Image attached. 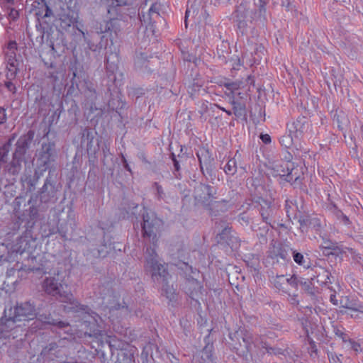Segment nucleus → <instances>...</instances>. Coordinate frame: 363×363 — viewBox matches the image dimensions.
Returning a JSON list of instances; mask_svg holds the SVG:
<instances>
[{
    "label": "nucleus",
    "mask_w": 363,
    "mask_h": 363,
    "mask_svg": "<svg viewBox=\"0 0 363 363\" xmlns=\"http://www.w3.org/2000/svg\"><path fill=\"white\" fill-rule=\"evenodd\" d=\"M199 161L201 170L203 172L204 167L208 169L211 167L213 159L208 149L204 147H200L196 152Z\"/></svg>",
    "instance_id": "nucleus-9"
},
{
    "label": "nucleus",
    "mask_w": 363,
    "mask_h": 363,
    "mask_svg": "<svg viewBox=\"0 0 363 363\" xmlns=\"http://www.w3.org/2000/svg\"><path fill=\"white\" fill-rule=\"evenodd\" d=\"M173 161L175 169L178 171L179 169V164L178 161L175 159L174 155H173Z\"/></svg>",
    "instance_id": "nucleus-39"
},
{
    "label": "nucleus",
    "mask_w": 363,
    "mask_h": 363,
    "mask_svg": "<svg viewBox=\"0 0 363 363\" xmlns=\"http://www.w3.org/2000/svg\"><path fill=\"white\" fill-rule=\"evenodd\" d=\"M289 302L293 305H297L298 303V301L297 299V295L290 296Z\"/></svg>",
    "instance_id": "nucleus-37"
},
{
    "label": "nucleus",
    "mask_w": 363,
    "mask_h": 363,
    "mask_svg": "<svg viewBox=\"0 0 363 363\" xmlns=\"http://www.w3.org/2000/svg\"><path fill=\"white\" fill-rule=\"evenodd\" d=\"M241 66H242V63H241L240 58L237 57L233 65V67L234 69H240Z\"/></svg>",
    "instance_id": "nucleus-35"
},
{
    "label": "nucleus",
    "mask_w": 363,
    "mask_h": 363,
    "mask_svg": "<svg viewBox=\"0 0 363 363\" xmlns=\"http://www.w3.org/2000/svg\"><path fill=\"white\" fill-rule=\"evenodd\" d=\"M291 166H293V163L290 162H283L280 164H276L272 169V174L274 177H283L286 181Z\"/></svg>",
    "instance_id": "nucleus-11"
},
{
    "label": "nucleus",
    "mask_w": 363,
    "mask_h": 363,
    "mask_svg": "<svg viewBox=\"0 0 363 363\" xmlns=\"http://www.w3.org/2000/svg\"><path fill=\"white\" fill-rule=\"evenodd\" d=\"M106 4L108 5V13H111V7L121 6L125 4V0H106Z\"/></svg>",
    "instance_id": "nucleus-24"
},
{
    "label": "nucleus",
    "mask_w": 363,
    "mask_h": 363,
    "mask_svg": "<svg viewBox=\"0 0 363 363\" xmlns=\"http://www.w3.org/2000/svg\"><path fill=\"white\" fill-rule=\"evenodd\" d=\"M260 139L264 144H269L272 140L269 134H261Z\"/></svg>",
    "instance_id": "nucleus-33"
},
{
    "label": "nucleus",
    "mask_w": 363,
    "mask_h": 363,
    "mask_svg": "<svg viewBox=\"0 0 363 363\" xmlns=\"http://www.w3.org/2000/svg\"><path fill=\"white\" fill-rule=\"evenodd\" d=\"M293 205V202L289 199H286L285 201V210L288 217H290L291 214H293L294 212V210L292 208Z\"/></svg>",
    "instance_id": "nucleus-27"
},
{
    "label": "nucleus",
    "mask_w": 363,
    "mask_h": 363,
    "mask_svg": "<svg viewBox=\"0 0 363 363\" xmlns=\"http://www.w3.org/2000/svg\"><path fill=\"white\" fill-rule=\"evenodd\" d=\"M294 135H291L290 133L289 135H284L280 138L279 143L281 146L289 148L294 143Z\"/></svg>",
    "instance_id": "nucleus-21"
},
{
    "label": "nucleus",
    "mask_w": 363,
    "mask_h": 363,
    "mask_svg": "<svg viewBox=\"0 0 363 363\" xmlns=\"http://www.w3.org/2000/svg\"><path fill=\"white\" fill-rule=\"evenodd\" d=\"M6 86L10 91L16 92V86L11 82H6Z\"/></svg>",
    "instance_id": "nucleus-36"
},
{
    "label": "nucleus",
    "mask_w": 363,
    "mask_h": 363,
    "mask_svg": "<svg viewBox=\"0 0 363 363\" xmlns=\"http://www.w3.org/2000/svg\"><path fill=\"white\" fill-rule=\"evenodd\" d=\"M270 205L269 204H267V210H262L261 211V215L263 218V219L267 222V220L269 217V215H270Z\"/></svg>",
    "instance_id": "nucleus-31"
},
{
    "label": "nucleus",
    "mask_w": 363,
    "mask_h": 363,
    "mask_svg": "<svg viewBox=\"0 0 363 363\" xmlns=\"http://www.w3.org/2000/svg\"><path fill=\"white\" fill-rule=\"evenodd\" d=\"M50 347L49 348L50 350H54L55 348L57 347V345L55 343L50 344Z\"/></svg>",
    "instance_id": "nucleus-41"
},
{
    "label": "nucleus",
    "mask_w": 363,
    "mask_h": 363,
    "mask_svg": "<svg viewBox=\"0 0 363 363\" xmlns=\"http://www.w3.org/2000/svg\"><path fill=\"white\" fill-rule=\"evenodd\" d=\"M184 271V273L186 275H189V277L186 279V293L189 296V297L193 300H196L198 298L201 296L202 294L203 286L202 284L197 280L196 277L194 276H196L199 274V271L194 269L192 268L186 262H179L175 264Z\"/></svg>",
    "instance_id": "nucleus-4"
},
{
    "label": "nucleus",
    "mask_w": 363,
    "mask_h": 363,
    "mask_svg": "<svg viewBox=\"0 0 363 363\" xmlns=\"http://www.w3.org/2000/svg\"><path fill=\"white\" fill-rule=\"evenodd\" d=\"M119 62V52H114L110 53L106 57V68L111 72H113L117 68Z\"/></svg>",
    "instance_id": "nucleus-15"
},
{
    "label": "nucleus",
    "mask_w": 363,
    "mask_h": 363,
    "mask_svg": "<svg viewBox=\"0 0 363 363\" xmlns=\"http://www.w3.org/2000/svg\"><path fill=\"white\" fill-rule=\"evenodd\" d=\"M359 345H358V344H354V345H353V348H354V350H356V351H357V350H358V348H359Z\"/></svg>",
    "instance_id": "nucleus-44"
},
{
    "label": "nucleus",
    "mask_w": 363,
    "mask_h": 363,
    "mask_svg": "<svg viewBox=\"0 0 363 363\" xmlns=\"http://www.w3.org/2000/svg\"><path fill=\"white\" fill-rule=\"evenodd\" d=\"M348 309H351L354 311H359L363 313V306L361 305H357L356 303H350L345 306Z\"/></svg>",
    "instance_id": "nucleus-29"
},
{
    "label": "nucleus",
    "mask_w": 363,
    "mask_h": 363,
    "mask_svg": "<svg viewBox=\"0 0 363 363\" xmlns=\"http://www.w3.org/2000/svg\"><path fill=\"white\" fill-rule=\"evenodd\" d=\"M154 13L159 15V8L157 4H153L149 9V15L151 16Z\"/></svg>",
    "instance_id": "nucleus-32"
},
{
    "label": "nucleus",
    "mask_w": 363,
    "mask_h": 363,
    "mask_svg": "<svg viewBox=\"0 0 363 363\" xmlns=\"http://www.w3.org/2000/svg\"><path fill=\"white\" fill-rule=\"evenodd\" d=\"M49 132H50V128H48V129L45 133V135H48Z\"/></svg>",
    "instance_id": "nucleus-46"
},
{
    "label": "nucleus",
    "mask_w": 363,
    "mask_h": 363,
    "mask_svg": "<svg viewBox=\"0 0 363 363\" xmlns=\"http://www.w3.org/2000/svg\"><path fill=\"white\" fill-rule=\"evenodd\" d=\"M55 277H47L43 284V288L45 291L52 296H59L63 303H67L63 306L65 313L74 312L77 317L81 318V326L86 329L84 334L89 336H102L101 330L99 329V320L101 317L94 312H89L87 306L79 304L73 297L70 290H68V285L63 283L59 272L55 273Z\"/></svg>",
    "instance_id": "nucleus-1"
},
{
    "label": "nucleus",
    "mask_w": 363,
    "mask_h": 363,
    "mask_svg": "<svg viewBox=\"0 0 363 363\" xmlns=\"http://www.w3.org/2000/svg\"><path fill=\"white\" fill-rule=\"evenodd\" d=\"M334 120L337 121L338 128L342 130L345 127H347L350 124V121L347 116L342 111H340V113H336L334 115Z\"/></svg>",
    "instance_id": "nucleus-16"
},
{
    "label": "nucleus",
    "mask_w": 363,
    "mask_h": 363,
    "mask_svg": "<svg viewBox=\"0 0 363 363\" xmlns=\"http://www.w3.org/2000/svg\"><path fill=\"white\" fill-rule=\"evenodd\" d=\"M330 301L334 304V305H337V300L336 298V295L335 294H332L330 296Z\"/></svg>",
    "instance_id": "nucleus-38"
},
{
    "label": "nucleus",
    "mask_w": 363,
    "mask_h": 363,
    "mask_svg": "<svg viewBox=\"0 0 363 363\" xmlns=\"http://www.w3.org/2000/svg\"><path fill=\"white\" fill-rule=\"evenodd\" d=\"M319 272L316 277V280L318 282H321L323 284H327L330 282V272L324 268L319 267Z\"/></svg>",
    "instance_id": "nucleus-19"
},
{
    "label": "nucleus",
    "mask_w": 363,
    "mask_h": 363,
    "mask_svg": "<svg viewBox=\"0 0 363 363\" xmlns=\"http://www.w3.org/2000/svg\"><path fill=\"white\" fill-rule=\"evenodd\" d=\"M239 219L243 220L246 223H248V220L245 219V216L243 215H240V217H239Z\"/></svg>",
    "instance_id": "nucleus-40"
},
{
    "label": "nucleus",
    "mask_w": 363,
    "mask_h": 363,
    "mask_svg": "<svg viewBox=\"0 0 363 363\" xmlns=\"http://www.w3.org/2000/svg\"><path fill=\"white\" fill-rule=\"evenodd\" d=\"M289 279L285 277L284 275L277 276L274 280L273 284L274 286L278 289H283L284 287L282 285L286 284L289 282Z\"/></svg>",
    "instance_id": "nucleus-23"
},
{
    "label": "nucleus",
    "mask_w": 363,
    "mask_h": 363,
    "mask_svg": "<svg viewBox=\"0 0 363 363\" xmlns=\"http://www.w3.org/2000/svg\"><path fill=\"white\" fill-rule=\"evenodd\" d=\"M106 341L111 350H123L126 349V343L118 339L116 335L107 336Z\"/></svg>",
    "instance_id": "nucleus-13"
},
{
    "label": "nucleus",
    "mask_w": 363,
    "mask_h": 363,
    "mask_svg": "<svg viewBox=\"0 0 363 363\" xmlns=\"http://www.w3.org/2000/svg\"><path fill=\"white\" fill-rule=\"evenodd\" d=\"M220 109L223 111H225L228 116H230L232 114L230 111H227L224 108H220Z\"/></svg>",
    "instance_id": "nucleus-42"
},
{
    "label": "nucleus",
    "mask_w": 363,
    "mask_h": 363,
    "mask_svg": "<svg viewBox=\"0 0 363 363\" xmlns=\"http://www.w3.org/2000/svg\"><path fill=\"white\" fill-rule=\"evenodd\" d=\"M138 208V205L132 203L128 205V208H123L121 213V217L123 219L130 218L131 215H135L134 209Z\"/></svg>",
    "instance_id": "nucleus-22"
},
{
    "label": "nucleus",
    "mask_w": 363,
    "mask_h": 363,
    "mask_svg": "<svg viewBox=\"0 0 363 363\" xmlns=\"http://www.w3.org/2000/svg\"><path fill=\"white\" fill-rule=\"evenodd\" d=\"M293 258L294 262L298 265L302 266L306 269L309 268L310 262L306 261V259L304 258V256L301 253L294 252Z\"/></svg>",
    "instance_id": "nucleus-20"
},
{
    "label": "nucleus",
    "mask_w": 363,
    "mask_h": 363,
    "mask_svg": "<svg viewBox=\"0 0 363 363\" xmlns=\"http://www.w3.org/2000/svg\"><path fill=\"white\" fill-rule=\"evenodd\" d=\"M345 335L342 333L340 334V337L342 338L343 341L345 342V341H347V340L345 339Z\"/></svg>",
    "instance_id": "nucleus-45"
},
{
    "label": "nucleus",
    "mask_w": 363,
    "mask_h": 363,
    "mask_svg": "<svg viewBox=\"0 0 363 363\" xmlns=\"http://www.w3.org/2000/svg\"><path fill=\"white\" fill-rule=\"evenodd\" d=\"M96 31L98 33H108L111 44H113V35L116 36L119 31L118 19L112 18L109 21H102L96 27Z\"/></svg>",
    "instance_id": "nucleus-8"
},
{
    "label": "nucleus",
    "mask_w": 363,
    "mask_h": 363,
    "mask_svg": "<svg viewBox=\"0 0 363 363\" xmlns=\"http://www.w3.org/2000/svg\"><path fill=\"white\" fill-rule=\"evenodd\" d=\"M196 9L193 6V5L189 6L188 4L187 8L185 13V26L187 27V18L190 16L191 13L194 14L196 13Z\"/></svg>",
    "instance_id": "nucleus-28"
},
{
    "label": "nucleus",
    "mask_w": 363,
    "mask_h": 363,
    "mask_svg": "<svg viewBox=\"0 0 363 363\" xmlns=\"http://www.w3.org/2000/svg\"><path fill=\"white\" fill-rule=\"evenodd\" d=\"M18 50L17 43L16 41H10L7 46L6 55L7 57L8 64L10 66L9 69L16 72L19 69L18 67L21 63V55L17 56L16 51Z\"/></svg>",
    "instance_id": "nucleus-7"
},
{
    "label": "nucleus",
    "mask_w": 363,
    "mask_h": 363,
    "mask_svg": "<svg viewBox=\"0 0 363 363\" xmlns=\"http://www.w3.org/2000/svg\"><path fill=\"white\" fill-rule=\"evenodd\" d=\"M6 120V114L5 109L0 108V124L4 123Z\"/></svg>",
    "instance_id": "nucleus-34"
},
{
    "label": "nucleus",
    "mask_w": 363,
    "mask_h": 363,
    "mask_svg": "<svg viewBox=\"0 0 363 363\" xmlns=\"http://www.w3.org/2000/svg\"><path fill=\"white\" fill-rule=\"evenodd\" d=\"M226 174L234 175L237 172V162L235 158L230 159L224 167Z\"/></svg>",
    "instance_id": "nucleus-18"
},
{
    "label": "nucleus",
    "mask_w": 363,
    "mask_h": 363,
    "mask_svg": "<svg viewBox=\"0 0 363 363\" xmlns=\"http://www.w3.org/2000/svg\"><path fill=\"white\" fill-rule=\"evenodd\" d=\"M309 123L304 116L298 117L287 124L289 133L294 135V138L302 137L303 133L307 131Z\"/></svg>",
    "instance_id": "nucleus-6"
},
{
    "label": "nucleus",
    "mask_w": 363,
    "mask_h": 363,
    "mask_svg": "<svg viewBox=\"0 0 363 363\" xmlns=\"http://www.w3.org/2000/svg\"><path fill=\"white\" fill-rule=\"evenodd\" d=\"M213 205L216 206V207H219L221 206V202L220 201H215Z\"/></svg>",
    "instance_id": "nucleus-43"
},
{
    "label": "nucleus",
    "mask_w": 363,
    "mask_h": 363,
    "mask_svg": "<svg viewBox=\"0 0 363 363\" xmlns=\"http://www.w3.org/2000/svg\"><path fill=\"white\" fill-rule=\"evenodd\" d=\"M225 86L234 94L235 91L240 88V84L238 82H228L225 84Z\"/></svg>",
    "instance_id": "nucleus-25"
},
{
    "label": "nucleus",
    "mask_w": 363,
    "mask_h": 363,
    "mask_svg": "<svg viewBox=\"0 0 363 363\" xmlns=\"http://www.w3.org/2000/svg\"><path fill=\"white\" fill-rule=\"evenodd\" d=\"M199 191H202L205 193V196H201L200 195H196V199L199 201H201L203 203L211 202L212 199L214 198L213 194L215 192L213 190V188L210 185L201 184L198 187Z\"/></svg>",
    "instance_id": "nucleus-12"
},
{
    "label": "nucleus",
    "mask_w": 363,
    "mask_h": 363,
    "mask_svg": "<svg viewBox=\"0 0 363 363\" xmlns=\"http://www.w3.org/2000/svg\"><path fill=\"white\" fill-rule=\"evenodd\" d=\"M303 174V172H300L298 169L293 165L291 167L286 181L289 182H296L301 179Z\"/></svg>",
    "instance_id": "nucleus-17"
},
{
    "label": "nucleus",
    "mask_w": 363,
    "mask_h": 363,
    "mask_svg": "<svg viewBox=\"0 0 363 363\" xmlns=\"http://www.w3.org/2000/svg\"><path fill=\"white\" fill-rule=\"evenodd\" d=\"M123 304L124 305L121 306L120 303H116L115 300H113V302L111 303L110 306L108 307L109 313H111L113 312L114 311H118L121 308H127V306L125 302L123 303Z\"/></svg>",
    "instance_id": "nucleus-26"
},
{
    "label": "nucleus",
    "mask_w": 363,
    "mask_h": 363,
    "mask_svg": "<svg viewBox=\"0 0 363 363\" xmlns=\"http://www.w3.org/2000/svg\"><path fill=\"white\" fill-rule=\"evenodd\" d=\"M143 235L144 238H152L153 244V248L147 247L146 250L145 267L147 271L151 272L153 281L162 284V294L172 301L176 296L175 289L168 285L169 273L164 265L158 264L155 251L157 233L162 225V221L157 218L154 213L148 212L145 208H143Z\"/></svg>",
    "instance_id": "nucleus-2"
},
{
    "label": "nucleus",
    "mask_w": 363,
    "mask_h": 363,
    "mask_svg": "<svg viewBox=\"0 0 363 363\" xmlns=\"http://www.w3.org/2000/svg\"><path fill=\"white\" fill-rule=\"evenodd\" d=\"M19 143L20 142L18 141L17 149L13 154V160L8 165L7 174L9 176L12 177V178L9 179L11 184H13L14 182L17 181L18 178H19L20 181H23V177L20 174L23 159Z\"/></svg>",
    "instance_id": "nucleus-5"
},
{
    "label": "nucleus",
    "mask_w": 363,
    "mask_h": 363,
    "mask_svg": "<svg viewBox=\"0 0 363 363\" xmlns=\"http://www.w3.org/2000/svg\"><path fill=\"white\" fill-rule=\"evenodd\" d=\"M212 349V345H206L199 354L194 355L193 363H213Z\"/></svg>",
    "instance_id": "nucleus-10"
},
{
    "label": "nucleus",
    "mask_w": 363,
    "mask_h": 363,
    "mask_svg": "<svg viewBox=\"0 0 363 363\" xmlns=\"http://www.w3.org/2000/svg\"><path fill=\"white\" fill-rule=\"evenodd\" d=\"M326 248L332 249L333 248V245L326 246Z\"/></svg>",
    "instance_id": "nucleus-47"
},
{
    "label": "nucleus",
    "mask_w": 363,
    "mask_h": 363,
    "mask_svg": "<svg viewBox=\"0 0 363 363\" xmlns=\"http://www.w3.org/2000/svg\"><path fill=\"white\" fill-rule=\"evenodd\" d=\"M19 17V11L16 9H11L9 13V18L11 21H16Z\"/></svg>",
    "instance_id": "nucleus-30"
},
{
    "label": "nucleus",
    "mask_w": 363,
    "mask_h": 363,
    "mask_svg": "<svg viewBox=\"0 0 363 363\" xmlns=\"http://www.w3.org/2000/svg\"><path fill=\"white\" fill-rule=\"evenodd\" d=\"M54 151V144L43 145V152L40 155V160L44 165H47L51 160Z\"/></svg>",
    "instance_id": "nucleus-14"
},
{
    "label": "nucleus",
    "mask_w": 363,
    "mask_h": 363,
    "mask_svg": "<svg viewBox=\"0 0 363 363\" xmlns=\"http://www.w3.org/2000/svg\"><path fill=\"white\" fill-rule=\"evenodd\" d=\"M23 310L24 320L29 321L36 318L31 325L32 330L35 331H36L37 329L43 328L46 325H57L60 328L68 325V323L60 320L59 318L55 319L52 318L50 314L47 315L44 313H41L40 311L36 313L35 307L30 302L24 303Z\"/></svg>",
    "instance_id": "nucleus-3"
}]
</instances>
